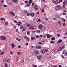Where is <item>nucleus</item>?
Wrapping results in <instances>:
<instances>
[{"mask_svg": "<svg viewBox=\"0 0 67 67\" xmlns=\"http://www.w3.org/2000/svg\"><path fill=\"white\" fill-rule=\"evenodd\" d=\"M43 37H44V38H45V37H46V35H44L43 36Z\"/></svg>", "mask_w": 67, "mask_h": 67, "instance_id": "53", "label": "nucleus"}, {"mask_svg": "<svg viewBox=\"0 0 67 67\" xmlns=\"http://www.w3.org/2000/svg\"><path fill=\"white\" fill-rule=\"evenodd\" d=\"M16 40L17 41H20V40H21V39H20L19 38H16Z\"/></svg>", "mask_w": 67, "mask_h": 67, "instance_id": "28", "label": "nucleus"}, {"mask_svg": "<svg viewBox=\"0 0 67 67\" xmlns=\"http://www.w3.org/2000/svg\"><path fill=\"white\" fill-rule=\"evenodd\" d=\"M62 0H59L58 3H60V2H61L62 1Z\"/></svg>", "mask_w": 67, "mask_h": 67, "instance_id": "36", "label": "nucleus"}, {"mask_svg": "<svg viewBox=\"0 0 67 67\" xmlns=\"http://www.w3.org/2000/svg\"><path fill=\"white\" fill-rule=\"evenodd\" d=\"M31 27V29H34V27L33 26Z\"/></svg>", "mask_w": 67, "mask_h": 67, "instance_id": "43", "label": "nucleus"}, {"mask_svg": "<svg viewBox=\"0 0 67 67\" xmlns=\"http://www.w3.org/2000/svg\"><path fill=\"white\" fill-rule=\"evenodd\" d=\"M25 3H28V1H26Z\"/></svg>", "mask_w": 67, "mask_h": 67, "instance_id": "48", "label": "nucleus"}, {"mask_svg": "<svg viewBox=\"0 0 67 67\" xmlns=\"http://www.w3.org/2000/svg\"><path fill=\"white\" fill-rule=\"evenodd\" d=\"M13 2H18L17 0H13Z\"/></svg>", "mask_w": 67, "mask_h": 67, "instance_id": "22", "label": "nucleus"}, {"mask_svg": "<svg viewBox=\"0 0 67 67\" xmlns=\"http://www.w3.org/2000/svg\"><path fill=\"white\" fill-rule=\"evenodd\" d=\"M57 36H59H59H60V34H58L57 35Z\"/></svg>", "mask_w": 67, "mask_h": 67, "instance_id": "56", "label": "nucleus"}, {"mask_svg": "<svg viewBox=\"0 0 67 67\" xmlns=\"http://www.w3.org/2000/svg\"><path fill=\"white\" fill-rule=\"evenodd\" d=\"M63 12H64L66 13V12H67V11L66 10H65L63 11Z\"/></svg>", "mask_w": 67, "mask_h": 67, "instance_id": "58", "label": "nucleus"}, {"mask_svg": "<svg viewBox=\"0 0 67 67\" xmlns=\"http://www.w3.org/2000/svg\"><path fill=\"white\" fill-rule=\"evenodd\" d=\"M37 33H40V30H38L37 31Z\"/></svg>", "mask_w": 67, "mask_h": 67, "instance_id": "51", "label": "nucleus"}, {"mask_svg": "<svg viewBox=\"0 0 67 67\" xmlns=\"http://www.w3.org/2000/svg\"><path fill=\"white\" fill-rule=\"evenodd\" d=\"M23 26H21L20 27V29H23Z\"/></svg>", "mask_w": 67, "mask_h": 67, "instance_id": "50", "label": "nucleus"}, {"mask_svg": "<svg viewBox=\"0 0 67 67\" xmlns=\"http://www.w3.org/2000/svg\"><path fill=\"white\" fill-rule=\"evenodd\" d=\"M62 20H63L64 22H66V20L64 18H62Z\"/></svg>", "mask_w": 67, "mask_h": 67, "instance_id": "31", "label": "nucleus"}, {"mask_svg": "<svg viewBox=\"0 0 67 67\" xmlns=\"http://www.w3.org/2000/svg\"><path fill=\"white\" fill-rule=\"evenodd\" d=\"M35 37H34L32 36L31 37V40H33L34 39H35Z\"/></svg>", "mask_w": 67, "mask_h": 67, "instance_id": "18", "label": "nucleus"}, {"mask_svg": "<svg viewBox=\"0 0 67 67\" xmlns=\"http://www.w3.org/2000/svg\"><path fill=\"white\" fill-rule=\"evenodd\" d=\"M63 26H65V25H66V24L65 23H64L63 24Z\"/></svg>", "mask_w": 67, "mask_h": 67, "instance_id": "42", "label": "nucleus"}, {"mask_svg": "<svg viewBox=\"0 0 67 67\" xmlns=\"http://www.w3.org/2000/svg\"><path fill=\"white\" fill-rule=\"evenodd\" d=\"M37 14H40V13H39V12H37Z\"/></svg>", "mask_w": 67, "mask_h": 67, "instance_id": "63", "label": "nucleus"}, {"mask_svg": "<svg viewBox=\"0 0 67 67\" xmlns=\"http://www.w3.org/2000/svg\"><path fill=\"white\" fill-rule=\"evenodd\" d=\"M29 2H31V3H33V1L32 0H29Z\"/></svg>", "mask_w": 67, "mask_h": 67, "instance_id": "34", "label": "nucleus"}, {"mask_svg": "<svg viewBox=\"0 0 67 67\" xmlns=\"http://www.w3.org/2000/svg\"><path fill=\"white\" fill-rule=\"evenodd\" d=\"M62 8L61 6L58 5L55 7V9L56 11H59L60 9H62Z\"/></svg>", "mask_w": 67, "mask_h": 67, "instance_id": "1", "label": "nucleus"}, {"mask_svg": "<svg viewBox=\"0 0 67 67\" xmlns=\"http://www.w3.org/2000/svg\"><path fill=\"white\" fill-rule=\"evenodd\" d=\"M29 44L28 43H26L25 45H26V46H27V45H28Z\"/></svg>", "mask_w": 67, "mask_h": 67, "instance_id": "47", "label": "nucleus"}, {"mask_svg": "<svg viewBox=\"0 0 67 67\" xmlns=\"http://www.w3.org/2000/svg\"><path fill=\"white\" fill-rule=\"evenodd\" d=\"M64 48H65V47H64V46H63L60 47L58 49V50L59 51H62L63 49H64Z\"/></svg>", "mask_w": 67, "mask_h": 67, "instance_id": "3", "label": "nucleus"}, {"mask_svg": "<svg viewBox=\"0 0 67 67\" xmlns=\"http://www.w3.org/2000/svg\"><path fill=\"white\" fill-rule=\"evenodd\" d=\"M30 15L32 17L34 16V14L33 13H31L30 14Z\"/></svg>", "mask_w": 67, "mask_h": 67, "instance_id": "10", "label": "nucleus"}, {"mask_svg": "<svg viewBox=\"0 0 67 67\" xmlns=\"http://www.w3.org/2000/svg\"><path fill=\"white\" fill-rule=\"evenodd\" d=\"M55 37H53L52 38H51V41H54V40H55Z\"/></svg>", "mask_w": 67, "mask_h": 67, "instance_id": "13", "label": "nucleus"}, {"mask_svg": "<svg viewBox=\"0 0 67 67\" xmlns=\"http://www.w3.org/2000/svg\"><path fill=\"white\" fill-rule=\"evenodd\" d=\"M67 2L65 1V2H63V5H66V4H67Z\"/></svg>", "mask_w": 67, "mask_h": 67, "instance_id": "17", "label": "nucleus"}, {"mask_svg": "<svg viewBox=\"0 0 67 67\" xmlns=\"http://www.w3.org/2000/svg\"><path fill=\"white\" fill-rule=\"evenodd\" d=\"M34 9L35 10H36V11H38V7H37V5H36L34 7Z\"/></svg>", "mask_w": 67, "mask_h": 67, "instance_id": "5", "label": "nucleus"}, {"mask_svg": "<svg viewBox=\"0 0 67 67\" xmlns=\"http://www.w3.org/2000/svg\"><path fill=\"white\" fill-rule=\"evenodd\" d=\"M18 47L20 48H21V46H18Z\"/></svg>", "mask_w": 67, "mask_h": 67, "instance_id": "62", "label": "nucleus"}, {"mask_svg": "<svg viewBox=\"0 0 67 67\" xmlns=\"http://www.w3.org/2000/svg\"><path fill=\"white\" fill-rule=\"evenodd\" d=\"M9 14H12V15H14V16H15V14H14V13L13 12H11L9 13Z\"/></svg>", "mask_w": 67, "mask_h": 67, "instance_id": "14", "label": "nucleus"}, {"mask_svg": "<svg viewBox=\"0 0 67 67\" xmlns=\"http://www.w3.org/2000/svg\"><path fill=\"white\" fill-rule=\"evenodd\" d=\"M42 48V47L41 46H36V48L37 49H41Z\"/></svg>", "mask_w": 67, "mask_h": 67, "instance_id": "9", "label": "nucleus"}, {"mask_svg": "<svg viewBox=\"0 0 67 67\" xmlns=\"http://www.w3.org/2000/svg\"><path fill=\"white\" fill-rule=\"evenodd\" d=\"M33 66L34 67H37V66L36 65H35V66L33 65Z\"/></svg>", "mask_w": 67, "mask_h": 67, "instance_id": "61", "label": "nucleus"}, {"mask_svg": "<svg viewBox=\"0 0 67 67\" xmlns=\"http://www.w3.org/2000/svg\"><path fill=\"white\" fill-rule=\"evenodd\" d=\"M8 22H5V25H7L8 24Z\"/></svg>", "mask_w": 67, "mask_h": 67, "instance_id": "41", "label": "nucleus"}, {"mask_svg": "<svg viewBox=\"0 0 67 67\" xmlns=\"http://www.w3.org/2000/svg\"><path fill=\"white\" fill-rule=\"evenodd\" d=\"M23 31H25V28H23Z\"/></svg>", "mask_w": 67, "mask_h": 67, "instance_id": "55", "label": "nucleus"}, {"mask_svg": "<svg viewBox=\"0 0 67 67\" xmlns=\"http://www.w3.org/2000/svg\"><path fill=\"white\" fill-rule=\"evenodd\" d=\"M42 54H44L46 52V50L45 49H42L41 51Z\"/></svg>", "mask_w": 67, "mask_h": 67, "instance_id": "6", "label": "nucleus"}, {"mask_svg": "<svg viewBox=\"0 0 67 67\" xmlns=\"http://www.w3.org/2000/svg\"><path fill=\"white\" fill-rule=\"evenodd\" d=\"M5 67H8V65L7 64V63H5Z\"/></svg>", "mask_w": 67, "mask_h": 67, "instance_id": "29", "label": "nucleus"}, {"mask_svg": "<svg viewBox=\"0 0 67 67\" xmlns=\"http://www.w3.org/2000/svg\"><path fill=\"white\" fill-rule=\"evenodd\" d=\"M27 34L28 35H30V32H29V31H27Z\"/></svg>", "mask_w": 67, "mask_h": 67, "instance_id": "33", "label": "nucleus"}, {"mask_svg": "<svg viewBox=\"0 0 67 67\" xmlns=\"http://www.w3.org/2000/svg\"><path fill=\"white\" fill-rule=\"evenodd\" d=\"M52 36L49 34H48L47 35V38H50V37H52Z\"/></svg>", "mask_w": 67, "mask_h": 67, "instance_id": "11", "label": "nucleus"}, {"mask_svg": "<svg viewBox=\"0 0 67 67\" xmlns=\"http://www.w3.org/2000/svg\"><path fill=\"white\" fill-rule=\"evenodd\" d=\"M52 2L55 4H56L58 3V0H56L55 1H52Z\"/></svg>", "mask_w": 67, "mask_h": 67, "instance_id": "4", "label": "nucleus"}, {"mask_svg": "<svg viewBox=\"0 0 67 67\" xmlns=\"http://www.w3.org/2000/svg\"><path fill=\"white\" fill-rule=\"evenodd\" d=\"M0 39L2 40H5L6 41H7V40H6V38L4 36H1L0 37Z\"/></svg>", "mask_w": 67, "mask_h": 67, "instance_id": "2", "label": "nucleus"}, {"mask_svg": "<svg viewBox=\"0 0 67 67\" xmlns=\"http://www.w3.org/2000/svg\"><path fill=\"white\" fill-rule=\"evenodd\" d=\"M1 20H4V21H5V19L4 18H2L1 19Z\"/></svg>", "mask_w": 67, "mask_h": 67, "instance_id": "26", "label": "nucleus"}, {"mask_svg": "<svg viewBox=\"0 0 67 67\" xmlns=\"http://www.w3.org/2000/svg\"><path fill=\"white\" fill-rule=\"evenodd\" d=\"M24 13H27V11L26 10H24Z\"/></svg>", "mask_w": 67, "mask_h": 67, "instance_id": "32", "label": "nucleus"}, {"mask_svg": "<svg viewBox=\"0 0 67 67\" xmlns=\"http://www.w3.org/2000/svg\"><path fill=\"white\" fill-rule=\"evenodd\" d=\"M50 43H55V42L53 41H51Z\"/></svg>", "mask_w": 67, "mask_h": 67, "instance_id": "30", "label": "nucleus"}, {"mask_svg": "<svg viewBox=\"0 0 67 67\" xmlns=\"http://www.w3.org/2000/svg\"><path fill=\"white\" fill-rule=\"evenodd\" d=\"M43 27V25L42 24H40L39 25L38 28H39V29H41Z\"/></svg>", "mask_w": 67, "mask_h": 67, "instance_id": "7", "label": "nucleus"}, {"mask_svg": "<svg viewBox=\"0 0 67 67\" xmlns=\"http://www.w3.org/2000/svg\"><path fill=\"white\" fill-rule=\"evenodd\" d=\"M9 61H10V59H7L6 60V62L7 63H9Z\"/></svg>", "mask_w": 67, "mask_h": 67, "instance_id": "20", "label": "nucleus"}, {"mask_svg": "<svg viewBox=\"0 0 67 67\" xmlns=\"http://www.w3.org/2000/svg\"><path fill=\"white\" fill-rule=\"evenodd\" d=\"M22 25V23L21 22H19V23H17V25L18 26H21Z\"/></svg>", "mask_w": 67, "mask_h": 67, "instance_id": "8", "label": "nucleus"}, {"mask_svg": "<svg viewBox=\"0 0 67 67\" xmlns=\"http://www.w3.org/2000/svg\"><path fill=\"white\" fill-rule=\"evenodd\" d=\"M32 6H34V3H32Z\"/></svg>", "mask_w": 67, "mask_h": 67, "instance_id": "57", "label": "nucleus"}, {"mask_svg": "<svg viewBox=\"0 0 67 67\" xmlns=\"http://www.w3.org/2000/svg\"><path fill=\"white\" fill-rule=\"evenodd\" d=\"M62 42V40L61 39L57 41V43H61Z\"/></svg>", "mask_w": 67, "mask_h": 67, "instance_id": "12", "label": "nucleus"}, {"mask_svg": "<svg viewBox=\"0 0 67 67\" xmlns=\"http://www.w3.org/2000/svg\"><path fill=\"white\" fill-rule=\"evenodd\" d=\"M38 21L39 22H41V20H40V19H38Z\"/></svg>", "mask_w": 67, "mask_h": 67, "instance_id": "59", "label": "nucleus"}, {"mask_svg": "<svg viewBox=\"0 0 67 67\" xmlns=\"http://www.w3.org/2000/svg\"><path fill=\"white\" fill-rule=\"evenodd\" d=\"M12 46H14V43H12V44H11Z\"/></svg>", "mask_w": 67, "mask_h": 67, "instance_id": "60", "label": "nucleus"}, {"mask_svg": "<svg viewBox=\"0 0 67 67\" xmlns=\"http://www.w3.org/2000/svg\"><path fill=\"white\" fill-rule=\"evenodd\" d=\"M13 51H10V53L11 54V55H13Z\"/></svg>", "mask_w": 67, "mask_h": 67, "instance_id": "23", "label": "nucleus"}, {"mask_svg": "<svg viewBox=\"0 0 67 67\" xmlns=\"http://www.w3.org/2000/svg\"><path fill=\"white\" fill-rule=\"evenodd\" d=\"M35 53L36 54H38L39 53V51L36 50L35 52Z\"/></svg>", "mask_w": 67, "mask_h": 67, "instance_id": "16", "label": "nucleus"}, {"mask_svg": "<svg viewBox=\"0 0 67 67\" xmlns=\"http://www.w3.org/2000/svg\"><path fill=\"white\" fill-rule=\"evenodd\" d=\"M59 18V15L57 16L56 18Z\"/></svg>", "mask_w": 67, "mask_h": 67, "instance_id": "52", "label": "nucleus"}, {"mask_svg": "<svg viewBox=\"0 0 67 67\" xmlns=\"http://www.w3.org/2000/svg\"><path fill=\"white\" fill-rule=\"evenodd\" d=\"M31 25L30 24H27V26L28 27H30Z\"/></svg>", "mask_w": 67, "mask_h": 67, "instance_id": "38", "label": "nucleus"}, {"mask_svg": "<svg viewBox=\"0 0 67 67\" xmlns=\"http://www.w3.org/2000/svg\"><path fill=\"white\" fill-rule=\"evenodd\" d=\"M26 5L27 6H30V4H29V3H27Z\"/></svg>", "mask_w": 67, "mask_h": 67, "instance_id": "37", "label": "nucleus"}, {"mask_svg": "<svg viewBox=\"0 0 67 67\" xmlns=\"http://www.w3.org/2000/svg\"><path fill=\"white\" fill-rule=\"evenodd\" d=\"M41 11L42 12H44V11H45V10H44V9H42V10Z\"/></svg>", "mask_w": 67, "mask_h": 67, "instance_id": "35", "label": "nucleus"}, {"mask_svg": "<svg viewBox=\"0 0 67 67\" xmlns=\"http://www.w3.org/2000/svg\"><path fill=\"white\" fill-rule=\"evenodd\" d=\"M59 67H62V65H60L59 66Z\"/></svg>", "mask_w": 67, "mask_h": 67, "instance_id": "64", "label": "nucleus"}, {"mask_svg": "<svg viewBox=\"0 0 67 67\" xmlns=\"http://www.w3.org/2000/svg\"><path fill=\"white\" fill-rule=\"evenodd\" d=\"M4 8H6V7H7V5H4Z\"/></svg>", "mask_w": 67, "mask_h": 67, "instance_id": "54", "label": "nucleus"}, {"mask_svg": "<svg viewBox=\"0 0 67 67\" xmlns=\"http://www.w3.org/2000/svg\"><path fill=\"white\" fill-rule=\"evenodd\" d=\"M27 42H29L30 41V38H27Z\"/></svg>", "mask_w": 67, "mask_h": 67, "instance_id": "27", "label": "nucleus"}, {"mask_svg": "<svg viewBox=\"0 0 67 67\" xmlns=\"http://www.w3.org/2000/svg\"><path fill=\"white\" fill-rule=\"evenodd\" d=\"M4 54V51H3V52H1V54H0V55H2Z\"/></svg>", "mask_w": 67, "mask_h": 67, "instance_id": "19", "label": "nucleus"}, {"mask_svg": "<svg viewBox=\"0 0 67 67\" xmlns=\"http://www.w3.org/2000/svg\"><path fill=\"white\" fill-rule=\"evenodd\" d=\"M1 2L2 3H3V2H4V1L3 0H2L1 1Z\"/></svg>", "mask_w": 67, "mask_h": 67, "instance_id": "46", "label": "nucleus"}, {"mask_svg": "<svg viewBox=\"0 0 67 67\" xmlns=\"http://www.w3.org/2000/svg\"><path fill=\"white\" fill-rule=\"evenodd\" d=\"M21 52H17V55H20V54H21Z\"/></svg>", "mask_w": 67, "mask_h": 67, "instance_id": "21", "label": "nucleus"}, {"mask_svg": "<svg viewBox=\"0 0 67 67\" xmlns=\"http://www.w3.org/2000/svg\"><path fill=\"white\" fill-rule=\"evenodd\" d=\"M43 31H45V30H46V27H44L42 29Z\"/></svg>", "mask_w": 67, "mask_h": 67, "instance_id": "15", "label": "nucleus"}, {"mask_svg": "<svg viewBox=\"0 0 67 67\" xmlns=\"http://www.w3.org/2000/svg\"><path fill=\"white\" fill-rule=\"evenodd\" d=\"M24 38H25V39H26L27 38V36H24Z\"/></svg>", "mask_w": 67, "mask_h": 67, "instance_id": "24", "label": "nucleus"}, {"mask_svg": "<svg viewBox=\"0 0 67 67\" xmlns=\"http://www.w3.org/2000/svg\"><path fill=\"white\" fill-rule=\"evenodd\" d=\"M61 56H62V58H64V57L63 55H61Z\"/></svg>", "mask_w": 67, "mask_h": 67, "instance_id": "44", "label": "nucleus"}, {"mask_svg": "<svg viewBox=\"0 0 67 67\" xmlns=\"http://www.w3.org/2000/svg\"><path fill=\"white\" fill-rule=\"evenodd\" d=\"M30 15V13H28L27 14V16H29V15Z\"/></svg>", "mask_w": 67, "mask_h": 67, "instance_id": "49", "label": "nucleus"}, {"mask_svg": "<svg viewBox=\"0 0 67 67\" xmlns=\"http://www.w3.org/2000/svg\"><path fill=\"white\" fill-rule=\"evenodd\" d=\"M37 58H38V59H40V58H41V57L40 56H37Z\"/></svg>", "mask_w": 67, "mask_h": 67, "instance_id": "25", "label": "nucleus"}, {"mask_svg": "<svg viewBox=\"0 0 67 67\" xmlns=\"http://www.w3.org/2000/svg\"><path fill=\"white\" fill-rule=\"evenodd\" d=\"M38 44H40V45H41V44H42V42H39Z\"/></svg>", "mask_w": 67, "mask_h": 67, "instance_id": "39", "label": "nucleus"}, {"mask_svg": "<svg viewBox=\"0 0 67 67\" xmlns=\"http://www.w3.org/2000/svg\"><path fill=\"white\" fill-rule=\"evenodd\" d=\"M53 19L54 20H55V21H56V19L55 18H53Z\"/></svg>", "mask_w": 67, "mask_h": 67, "instance_id": "40", "label": "nucleus"}, {"mask_svg": "<svg viewBox=\"0 0 67 67\" xmlns=\"http://www.w3.org/2000/svg\"><path fill=\"white\" fill-rule=\"evenodd\" d=\"M36 38H38V37H39V36L38 35H37L36 36Z\"/></svg>", "mask_w": 67, "mask_h": 67, "instance_id": "45", "label": "nucleus"}]
</instances>
